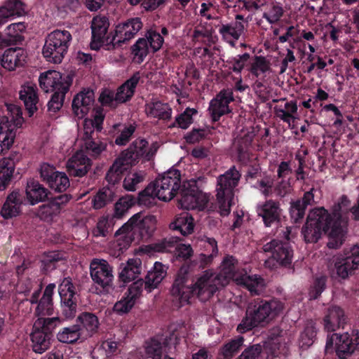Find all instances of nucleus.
Masks as SVG:
<instances>
[{"instance_id": "obj_5", "label": "nucleus", "mask_w": 359, "mask_h": 359, "mask_svg": "<svg viewBox=\"0 0 359 359\" xmlns=\"http://www.w3.org/2000/svg\"><path fill=\"white\" fill-rule=\"evenodd\" d=\"M72 36L67 30L55 29L49 33L45 39L42 54L51 63L60 64L67 53Z\"/></svg>"}, {"instance_id": "obj_2", "label": "nucleus", "mask_w": 359, "mask_h": 359, "mask_svg": "<svg viewBox=\"0 0 359 359\" xmlns=\"http://www.w3.org/2000/svg\"><path fill=\"white\" fill-rule=\"evenodd\" d=\"M283 309L284 303L278 299H255L248 304L245 316L236 330L243 334L263 325L280 315Z\"/></svg>"}, {"instance_id": "obj_50", "label": "nucleus", "mask_w": 359, "mask_h": 359, "mask_svg": "<svg viewBox=\"0 0 359 359\" xmlns=\"http://www.w3.org/2000/svg\"><path fill=\"white\" fill-rule=\"evenodd\" d=\"M114 191L109 187H103L100 189L93 199V206L95 209L99 210L104 208L108 203L115 200Z\"/></svg>"}, {"instance_id": "obj_43", "label": "nucleus", "mask_w": 359, "mask_h": 359, "mask_svg": "<svg viewBox=\"0 0 359 359\" xmlns=\"http://www.w3.org/2000/svg\"><path fill=\"white\" fill-rule=\"evenodd\" d=\"M146 111L149 116L163 121H169L172 113L170 105L161 101L147 104Z\"/></svg>"}, {"instance_id": "obj_54", "label": "nucleus", "mask_w": 359, "mask_h": 359, "mask_svg": "<svg viewBox=\"0 0 359 359\" xmlns=\"http://www.w3.org/2000/svg\"><path fill=\"white\" fill-rule=\"evenodd\" d=\"M327 281V277L326 276H320L314 278L309 291V296L311 300L317 299L320 297L322 292L326 288Z\"/></svg>"}, {"instance_id": "obj_62", "label": "nucleus", "mask_w": 359, "mask_h": 359, "mask_svg": "<svg viewBox=\"0 0 359 359\" xmlns=\"http://www.w3.org/2000/svg\"><path fill=\"white\" fill-rule=\"evenodd\" d=\"M149 46L146 38H140L132 46L133 54L142 62L149 53Z\"/></svg>"}, {"instance_id": "obj_33", "label": "nucleus", "mask_w": 359, "mask_h": 359, "mask_svg": "<svg viewBox=\"0 0 359 359\" xmlns=\"http://www.w3.org/2000/svg\"><path fill=\"white\" fill-rule=\"evenodd\" d=\"M154 194L155 192L154 191L153 186H150V184H149L144 190L139 193L137 198L134 197H130L129 198H121L119 202L116 203V211L118 212V206L122 205L127 210L135 205L136 201L140 205L148 206L152 203V201L156 198Z\"/></svg>"}, {"instance_id": "obj_24", "label": "nucleus", "mask_w": 359, "mask_h": 359, "mask_svg": "<svg viewBox=\"0 0 359 359\" xmlns=\"http://www.w3.org/2000/svg\"><path fill=\"white\" fill-rule=\"evenodd\" d=\"M91 166V160L82 151H78L68 160L67 170L70 177L81 178L87 175Z\"/></svg>"}, {"instance_id": "obj_61", "label": "nucleus", "mask_w": 359, "mask_h": 359, "mask_svg": "<svg viewBox=\"0 0 359 359\" xmlns=\"http://www.w3.org/2000/svg\"><path fill=\"white\" fill-rule=\"evenodd\" d=\"M144 180V174L143 172H129L123 180V187L127 191H135L138 184Z\"/></svg>"}, {"instance_id": "obj_57", "label": "nucleus", "mask_w": 359, "mask_h": 359, "mask_svg": "<svg viewBox=\"0 0 359 359\" xmlns=\"http://www.w3.org/2000/svg\"><path fill=\"white\" fill-rule=\"evenodd\" d=\"M316 336V330L312 324H308L301 332L299 341V346L302 348L309 347L314 342Z\"/></svg>"}, {"instance_id": "obj_32", "label": "nucleus", "mask_w": 359, "mask_h": 359, "mask_svg": "<svg viewBox=\"0 0 359 359\" xmlns=\"http://www.w3.org/2000/svg\"><path fill=\"white\" fill-rule=\"evenodd\" d=\"M25 4L22 0H7L0 6V27L12 17H20L26 13Z\"/></svg>"}, {"instance_id": "obj_3", "label": "nucleus", "mask_w": 359, "mask_h": 359, "mask_svg": "<svg viewBox=\"0 0 359 359\" xmlns=\"http://www.w3.org/2000/svg\"><path fill=\"white\" fill-rule=\"evenodd\" d=\"M291 227H285L283 231V238L285 241L278 239H272L263 245L262 249L264 252L271 253V257L268 258L264 266L270 269H274L278 266L290 267L292 263L294 250L289 243Z\"/></svg>"}, {"instance_id": "obj_52", "label": "nucleus", "mask_w": 359, "mask_h": 359, "mask_svg": "<svg viewBox=\"0 0 359 359\" xmlns=\"http://www.w3.org/2000/svg\"><path fill=\"white\" fill-rule=\"evenodd\" d=\"M181 239L177 236H170L154 244V250L158 252L175 253Z\"/></svg>"}, {"instance_id": "obj_48", "label": "nucleus", "mask_w": 359, "mask_h": 359, "mask_svg": "<svg viewBox=\"0 0 359 359\" xmlns=\"http://www.w3.org/2000/svg\"><path fill=\"white\" fill-rule=\"evenodd\" d=\"M244 339L241 336H238L231 339L225 343L219 350V355H222L224 359H231L241 348L243 345Z\"/></svg>"}, {"instance_id": "obj_21", "label": "nucleus", "mask_w": 359, "mask_h": 359, "mask_svg": "<svg viewBox=\"0 0 359 359\" xmlns=\"http://www.w3.org/2000/svg\"><path fill=\"white\" fill-rule=\"evenodd\" d=\"M109 27V18L105 15H96L91 22L92 37L90 48L99 50L105 42L108 43L109 38L107 36Z\"/></svg>"}, {"instance_id": "obj_15", "label": "nucleus", "mask_w": 359, "mask_h": 359, "mask_svg": "<svg viewBox=\"0 0 359 359\" xmlns=\"http://www.w3.org/2000/svg\"><path fill=\"white\" fill-rule=\"evenodd\" d=\"M40 177L48 187L55 192H64L70 186L67 175L56 170L55 167L47 163L41 165Z\"/></svg>"}, {"instance_id": "obj_56", "label": "nucleus", "mask_w": 359, "mask_h": 359, "mask_svg": "<svg viewBox=\"0 0 359 359\" xmlns=\"http://www.w3.org/2000/svg\"><path fill=\"white\" fill-rule=\"evenodd\" d=\"M135 130L136 127L133 124L124 125L122 129L118 130L120 133L115 137L114 141L110 143L118 146L126 145L130 141Z\"/></svg>"}, {"instance_id": "obj_36", "label": "nucleus", "mask_w": 359, "mask_h": 359, "mask_svg": "<svg viewBox=\"0 0 359 359\" xmlns=\"http://www.w3.org/2000/svg\"><path fill=\"white\" fill-rule=\"evenodd\" d=\"M252 138L249 135H244L236 139L233 142V149L235 150L238 161L243 165H247L251 161L252 154L250 151L252 145Z\"/></svg>"}, {"instance_id": "obj_34", "label": "nucleus", "mask_w": 359, "mask_h": 359, "mask_svg": "<svg viewBox=\"0 0 359 359\" xmlns=\"http://www.w3.org/2000/svg\"><path fill=\"white\" fill-rule=\"evenodd\" d=\"M30 337L33 351L40 354L47 351L53 341V337L48 335L47 332L43 331L38 327H36L34 323Z\"/></svg>"}, {"instance_id": "obj_63", "label": "nucleus", "mask_w": 359, "mask_h": 359, "mask_svg": "<svg viewBox=\"0 0 359 359\" xmlns=\"http://www.w3.org/2000/svg\"><path fill=\"white\" fill-rule=\"evenodd\" d=\"M306 208L300 203L299 201L290 202V215L292 221L295 223L301 222L304 218Z\"/></svg>"}, {"instance_id": "obj_10", "label": "nucleus", "mask_w": 359, "mask_h": 359, "mask_svg": "<svg viewBox=\"0 0 359 359\" xmlns=\"http://www.w3.org/2000/svg\"><path fill=\"white\" fill-rule=\"evenodd\" d=\"M137 144L139 143L136 142L131 147H128L121 151L118 157L116 158L106 174L105 179L109 184L114 185L119 182L122 179L123 172L137 164V159L142 154L140 152L141 151L140 147H138L139 151L133 152L137 147Z\"/></svg>"}, {"instance_id": "obj_46", "label": "nucleus", "mask_w": 359, "mask_h": 359, "mask_svg": "<svg viewBox=\"0 0 359 359\" xmlns=\"http://www.w3.org/2000/svg\"><path fill=\"white\" fill-rule=\"evenodd\" d=\"M63 254L58 251H52L45 253L41 261V271L44 274H48L55 270L58 263L63 261Z\"/></svg>"}, {"instance_id": "obj_29", "label": "nucleus", "mask_w": 359, "mask_h": 359, "mask_svg": "<svg viewBox=\"0 0 359 359\" xmlns=\"http://www.w3.org/2000/svg\"><path fill=\"white\" fill-rule=\"evenodd\" d=\"M36 85H23L20 90V99L24 102L29 117H32L41 106L39 102Z\"/></svg>"}, {"instance_id": "obj_37", "label": "nucleus", "mask_w": 359, "mask_h": 359, "mask_svg": "<svg viewBox=\"0 0 359 359\" xmlns=\"http://www.w3.org/2000/svg\"><path fill=\"white\" fill-rule=\"evenodd\" d=\"M26 196L31 205L44 201L50 194L49 191L38 181L32 180L27 182Z\"/></svg>"}, {"instance_id": "obj_4", "label": "nucleus", "mask_w": 359, "mask_h": 359, "mask_svg": "<svg viewBox=\"0 0 359 359\" xmlns=\"http://www.w3.org/2000/svg\"><path fill=\"white\" fill-rule=\"evenodd\" d=\"M241 177L240 172L233 166L217 178L216 197L220 214L222 216H226L231 212V207L234 204L235 189L238 184Z\"/></svg>"}, {"instance_id": "obj_40", "label": "nucleus", "mask_w": 359, "mask_h": 359, "mask_svg": "<svg viewBox=\"0 0 359 359\" xmlns=\"http://www.w3.org/2000/svg\"><path fill=\"white\" fill-rule=\"evenodd\" d=\"M272 347L259 344L245 348L236 359H273Z\"/></svg>"}, {"instance_id": "obj_11", "label": "nucleus", "mask_w": 359, "mask_h": 359, "mask_svg": "<svg viewBox=\"0 0 359 359\" xmlns=\"http://www.w3.org/2000/svg\"><path fill=\"white\" fill-rule=\"evenodd\" d=\"M12 113L15 116L9 120L8 117L0 119V155L4 154L13 146L16 136V131L22 126L24 121L21 109L18 106H11Z\"/></svg>"}, {"instance_id": "obj_19", "label": "nucleus", "mask_w": 359, "mask_h": 359, "mask_svg": "<svg viewBox=\"0 0 359 359\" xmlns=\"http://www.w3.org/2000/svg\"><path fill=\"white\" fill-rule=\"evenodd\" d=\"M72 199V196L69 194L52 197L47 203L39 207L36 215L43 221L51 222Z\"/></svg>"}, {"instance_id": "obj_27", "label": "nucleus", "mask_w": 359, "mask_h": 359, "mask_svg": "<svg viewBox=\"0 0 359 359\" xmlns=\"http://www.w3.org/2000/svg\"><path fill=\"white\" fill-rule=\"evenodd\" d=\"M56 285L55 283H49L45 287L39 302L36 304L34 310V316L39 318L50 316L54 313L53 294Z\"/></svg>"}, {"instance_id": "obj_23", "label": "nucleus", "mask_w": 359, "mask_h": 359, "mask_svg": "<svg viewBox=\"0 0 359 359\" xmlns=\"http://www.w3.org/2000/svg\"><path fill=\"white\" fill-rule=\"evenodd\" d=\"M25 201L23 192L18 189L13 190L7 196L1 207V215L6 219L18 216L22 212Z\"/></svg>"}, {"instance_id": "obj_45", "label": "nucleus", "mask_w": 359, "mask_h": 359, "mask_svg": "<svg viewBox=\"0 0 359 359\" xmlns=\"http://www.w3.org/2000/svg\"><path fill=\"white\" fill-rule=\"evenodd\" d=\"M15 171L14 161L10 158L0 161V191L7 189Z\"/></svg>"}, {"instance_id": "obj_49", "label": "nucleus", "mask_w": 359, "mask_h": 359, "mask_svg": "<svg viewBox=\"0 0 359 359\" xmlns=\"http://www.w3.org/2000/svg\"><path fill=\"white\" fill-rule=\"evenodd\" d=\"M197 114L198 111L196 109L187 107L182 113L175 117V121L170 124L169 128L177 127L186 130L193 123V116Z\"/></svg>"}, {"instance_id": "obj_17", "label": "nucleus", "mask_w": 359, "mask_h": 359, "mask_svg": "<svg viewBox=\"0 0 359 359\" xmlns=\"http://www.w3.org/2000/svg\"><path fill=\"white\" fill-rule=\"evenodd\" d=\"M40 87L46 92L59 90L69 91L72 84L71 76H62V74L55 70H49L41 73L39 79Z\"/></svg>"}, {"instance_id": "obj_39", "label": "nucleus", "mask_w": 359, "mask_h": 359, "mask_svg": "<svg viewBox=\"0 0 359 359\" xmlns=\"http://www.w3.org/2000/svg\"><path fill=\"white\" fill-rule=\"evenodd\" d=\"M169 226L170 229L177 231L183 236L189 235L194 231V219L189 212H184L177 215Z\"/></svg>"}, {"instance_id": "obj_59", "label": "nucleus", "mask_w": 359, "mask_h": 359, "mask_svg": "<svg viewBox=\"0 0 359 359\" xmlns=\"http://www.w3.org/2000/svg\"><path fill=\"white\" fill-rule=\"evenodd\" d=\"M250 58V55L248 53H245L242 55H238L229 58L227 60V62L231 65L229 69L236 74H241L242 70L248 65Z\"/></svg>"}, {"instance_id": "obj_1", "label": "nucleus", "mask_w": 359, "mask_h": 359, "mask_svg": "<svg viewBox=\"0 0 359 359\" xmlns=\"http://www.w3.org/2000/svg\"><path fill=\"white\" fill-rule=\"evenodd\" d=\"M236 264L237 260L233 256H226L219 273L206 271L194 283H191L190 285L188 284V268L182 266L177 271L170 289L175 306L180 308L189 304L194 297H196L201 302L208 301L219 289L228 285L235 278Z\"/></svg>"}, {"instance_id": "obj_44", "label": "nucleus", "mask_w": 359, "mask_h": 359, "mask_svg": "<svg viewBox=\"0 0 359 359\" xmlns=\"http://www.w3.org/2000/svg\"><path fill=\"white\" fill-rule=\"evenodd\" d=\"M244 25L240 21H231L218 25V32L224 40L232 39L238 40L244 32Z\"/></svg>"}, {"instance_id": "obj_38", "label": "nucleus", "mask_w": 359, "mask_h": 359, "mask_svg": "<svg viewBox=\"0 0 359 359\" xmlns=\"http://www.w3.org/2000/svg\"><path fill=\"white\" fill-rule=\"evenodd\" d=\"M238 285L247 289L252 295L258 294L264 286V279L258 275H248L247 273L236 278Z\"/></svg>"}, {"instance_id": "obj_16", "label": "nucleus", "mask_w": 359, "mask_h": 359, "mask_svg": "<svg viewBox=\"0 0 359 359\" xmlns=\"http://www.w3.org/2000/svg\"><path fill=\"white\" fill-rule=\"evenodd\" d=\"M143 24L140 18H132L118 23L114 29L109 43L114 47H121L134 38L142 28Z\"/></svg>"}, {"instance_id": "obj_12", "label": "nucleus", "mask_w": 359, "mask_h": 359, "mask_svg": "<svg viewBox=\"0 0 359 359\" xmlns=\"http://www.w3.org/2000/svg\"><path fill=\"white\" fill-rule=\"evenodd\" d=\"M90 277L100 293L108 294L114 289L113 268L104 259H93L90 265Z\"/></svg>"}, {"instance_id": "obj_20", "label": "nucleus", "mask_w": 359, "mask_h": 359, "mask_svg": "<svg viewBox=\"0 0 359 359\" xmlns=\"http://www.w3.org/2000/svg\"><path fill=\"white\" fill-rule=\"evenodd\" d=\"M233 100L232 89L226 88L222 90L216 97L210 101L209 111L213 122L219 121L222 116L231 111L229 104Z\"/></svg>"}, {"instance_id": "obj_53", "label": "nucleus", "mask_w": 359, "mask_h": 359, "mask_svg": "<svg viewBox=\"0 0 359 359\" xmlns=\"http://www.w3.org/2000/svg\"><path fill=\"white\" fill-rule=\"evenodd\" d=\"M271 69L270 62L264 57L255 56L254 62L251 64L249 71L252 76L259 78L262 74H265Z\"/></svg>"}, {"instance_id": "obj_47", "label": "nucleus", "mask_w": 359, "mask_h": 359, "mask_svg": "<svg viewBox=\"0 0 359 359\" xmlns=\"http://www.w3.org/2000/svg\"><path fill=\"white\" fill-rule=\"evenodd\" d=\"M138 142L139 144H137V148L133 151V152L139 151V147H141L140 149V153L142 154L140 157L137 159V163L140 161L141 158H144L145 161H151L153 157L155 156L158 149V146L156 142L153 143L151 147L147 149L149 143L145 139H136L135 141H133L129 147H131L135 142Z\"/></svg>"}, {"instance_id": "obj_18", "label": "nucleus", "mask_w": 359, "mask_h": 359, "mask_svg": "<svg viewBox=\"0 0 359 359\" xmlns=\"http://www.w3.org/2000/svg\"><path fill=\"white\" fill-rule=\"evenodd\" d=\"M257 216L262 219L266 227L278 225L281 222L283 210L278 201L267 199L256 206Z\"/></svg>"}, {"instance_id": "obj_7", "label": "nucleus", "mask_w": 359, "mask_h": 359, "mask_svg": "<svg viewBox=\"0 0 359 359\" xmlns=\"http://www.w3.org/2000/svg\"><path fill=\"white\" fill-rule=\"evenodd\" d=\"M178 203L182 209L203 210L208 206L209 198L199 190L196 180L183 182L178 189Z\"/></svg>"}, {"instance_id": "obj_31", "label": "nucleus", "mask_w": 359, "mask_h": 359, "mask_svg": "<svg viewBox=\"0 0 359 359\" xmlns=\"http://www.w3.org/2000/svg\"><path fill=\"white\" fill-rule=\"evenodd\" d=\"M141 79V73L135 72L131 77L127 79L118 88L115 94V100L117 103H126L133 97L135 88Z\"/></svg>"}, {"instance_id": "obj_9", "label": "nucleus", "mask_w": 359, "mask_h": 359, "mask_svg": "<svg viewBox=\"0 0 359 359\" xmlns=\"http://www.w3.org/2000/svg\"><path fill=\"white\" fill-rule=\"evenodd\" d=\"M334 344L335 351L339 359H347L355 351L359 350V330H353L351 334H332L327 337L325 351H332Z\"/></svg>"}, {"instance_id": "obj_64", "label": "nucleus", "mask_w": 359, "mask_h": 359, "mask_svg": "<svg viewBox=\"0 0 359 359\" xmlns=\"http://www.w3.org/2000/svg\"><path fill=\"white\" fill-rule=\"evenodd\" d=\"M112 231V226L106 217L99 219L96 226L93 229V235L95 237H107Z\"/></svg>"}, {"instance_id": "obj_55", "label": "nucleus", "mask_w": 359, "mask_h": 359, "mask_svg": "<svg viewBox=\"0 0 359 359\" xmlns=\"http://www.w3.org/2000/svg\"><path fill=\"white\" fill-rule=\"evenodd\" d=\"M104 119V114L101 110H96L90 119L86 118L83 123V130H96L97 133H100L103 129L102 125Z\"/></svg>"}, {"instance_id": "obj_6", "label": "nucleus", "mask_w": 359, "mask_h": 359, "mask_svg": "<svg viewBox=\"0 0 359 359\" xmlns=\"http://www.w3.org/2000/svg\"><path fill=\"white\" fill-rule=\"evenodd\" d=\"M149 219L143 217L141 212L133 215L129 220L119 228L115 233L116 236H121L118 239V245L120 249H127L135 241V234L139 232L141 236L149 235L153 229L149 226Z\"/></svg>"}, {"instance_id": "obj_13", "label": "nucleus", "mask_w": 359, "mask_h": 359, "mask_svg": "<svg viewBox=\"0 0 359 359\" xmlns=\"http://www.w3.org/2000/svg\"><path fill=\"white\" fill-rule=\"evenodd\" d=\"M334 271L337 277L346 279L359 266V245L353 246L350 250H344V254L334 257Z\"/></svg>"}, {"instance_id": "obj_25", "label": "nucleus", "mask_w": 359, "mask_h": 359, "mask_svg": "<svg viewBox=\"0 0 359 359\" xmlns=\"http://www.w3.org/2000/svg\"><path fill=\"white\" fill-rule=\"evenodd\" d=\"M82 139L87 154L95 158L106 150L109 143L107 139L98 137L93 130L83 132Z\"/></svg>"}, {"instance_id": "obj_30", "label": "nucleus", "mask_w": 359, "mask_h": 359, "mask_svg": "<svg viewBox=\"0 0 359 359\" xmlns=\"http://www.w3.org/2000/svg\"><path fill=\"white\" fill-rule=\"evenodd\" d=\"M26 25L24 22L12 23L6 28V36L0 33V49L11 44H21L25 38L22 34L25 32Z\"/></svg>"}, {"instance_id": "obj_22", "label": "nucleus", "mask_w": 359, "mask_h": 359, "mask_svg": "<svg viewBox=\"0 0 359 359\" xmlns=\"http://www.w3.org/2000/svg\"><path fill=\"white\" fill-rule=\"evenodd\" d=\"M347 323V316L344 309L337 305H330L324 311L323 324L324 329L327 332H332L344 328Z\"/></svg>"}, {"instance_id": "obj_14", "label": "nucleus", "mask_w": 359, "mask_h": 359, "mask_svg": "<svg viewBox=\"0 0 359 359\" xmlns=\"http://www.w3.org/2000/svg\"><path fill=\"white\" fill-rule=\"evenodd\" d=\"M60 297L62 313L66 318L75 316L77 309L78 299L76 296L75 286L71 278H64L58 286Z\"/></svg>"}, {"instance_id": "obj_51", "label": "nucleus", "mask_w": 359, "mask_h": 359, "mask_svg": "<svg viewBox=\"0 0 359 359\" xmlns=\"http://www.w3.org/2000/svg\"><path fill=\"white\" fill-rule=\"evenodd\" d=\"M62 322V319L60 317H43L37 318L34 324L36 327L47 332L48 335L53 338L54 330L61 325Z\"/></svg>"}, {"instance_id": "obj_35", "label": "nucleus", "mask_w": 359, "mask_h": 359, "mask_svg": "<svg viewBox=\"0 0 359 359\" xmlns=\"http://www.w3.org/2000/svg\"><path fill=\"white\" fill-rule=\"evenodd\" d=\"M118 278L124 283L135 280L142 270V262L140 259H129L126 263H122L119 267Z\"/></svg>"}, {"instance_id": "obj_26", "label": "nucleus", "mask_w": 359, "mask_h": 359, "mask_svg": "<svg viewBox=\"0 0 359 359\" xmlns=\"http://www.w3.org/2000/svg\"><path fill=\"white\" fill-rule=\"evenodd\" d=\"M95 100L93 90L84 89L76 94L72 100V109L78 118H83L88 113Z\"/></svg>"}, {"instance_id": "obj_8", "label": "nucleus", "mask_w": 359, "mask_h": 359, "mask_svg": "<svg viewBox=\"0 0 359 359\" xmlns=\"http://www.w3.org/2000/svg\"><path fill=\"white\" fill-rule=\"evenodd\" d=\"M154 195L159 200L169 201L177 195L181 184V174L177 169H170L149 184Z\"/></svg>"}, {"instance_id": "obj_28", "label": "nucleus", "mask_w": 359, "mask_h": 359, "mask_svg": "<svg viewBox=\"0 0 359 359\" xmlns=\"http://www.w3.org/2000/svg\"><path fill=\"white\" fill-rule=\"evenodd\" d=\"M27 55L21 48L6 49L0 58L1 65L8 71H13L18 67H22L26 62Z\"/></svg>"}, {"instance_id": "obj_60", "label": "nucleus", "mask_w": 359, "mask_h": 359, "mask_svg": "<svg viewBox=\"0 0 359 359\" xmlns=\"http://www.w3.org/2000/svg\"><path fill=\"white\" fill-rule=\"evenodd\" d=\"M145 38L148 41L150 48L153 53L159 50L164 42L163 36L158 32L154 29H149L145 34Z\"/></svg>"}, {"instance_id": "obj_41", "label": "nucleus", "mask_w": 359, "mask_h": 359, "mask_svg": "<svg viewBox=\"0 0 359 359\" xmlns=\"http://www.w3.org/2000/svg\"><path fill=\"white\" fill-rule=\"evenodd\" d=\"M82 337V329L79 324L65 327L57 333L56 338L62 344H74Z\"/></svg>"}, {"instance_id": "obj_58", "label": "nucleus", "mask_w": 359, "mask_h": 359, "mask_svg": "<svg viewBox=\"0 0 359 359\" xmlns=\"http://www.w3.org/2000/svg\"><path fill=\"white\" fill-rule=\"evenodd\" d=\"M67 92L68 91L59 90L53 93L47 103V110L48 112L56 113L60 110L63 106L65 95Z\"/></svg>"}, {"instance_id": "obj_42", "label": "nucleus", "mask_w": 359, "mask_h": 359, "mask_svg": "<svg viewBox=\"0 0 359 359\" xmlns=\"http://www.w3.org/2000/svg\"><path fill=\"white\" fill-rule=\"evenodd\" d=\"M76 324L81 325L82 333L85 330L86 336L92 337L97 332L100 323L97 316L93 313L83 312L76 318Z\"/></svg>"}]
</instances>
